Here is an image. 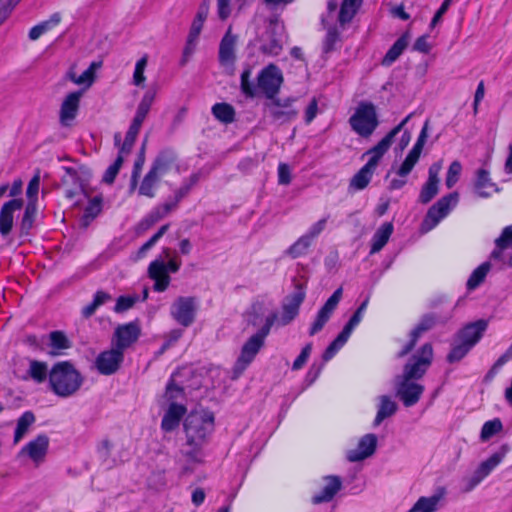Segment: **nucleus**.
<instances>
[{
	"label": "nucleus",
	"instance_id": "obj_1",
	"mask_svg": "<svg viewBox=\"0 0 512 512\" xmlns=\"http://www.w3.org/2000/svg\"><path fill=\"white\" fill-rule=\"evenodd\" d=\"M434 357L431 343L423 344L403 365L402 372L393 379L395 396L405 407L416 405L425 390L419 383L432 365Z\"/></svg>",
	"mask_w": 512,
	"mask_h": 512
},
{
	"label": "nucleus",
	"instance_id": "obj_2",
	"mask_svg": "<svg viewBox=\"0 0 512 512\" xmlns=\"http://www.w3.org/2000/svg\"><path fill=\"white\" fill-rule=\"evenodd\" d=\"M184 432L186 436L185 446L182 451L188 462L202 464L203 447L208 443L210 435L214 431V414L208 410L191 411L184 420Z\"/></svg>",
	"mask_w": 512,
	"mask_h": 512
},
{
	"label": "nucleus",
	"instance_id": "obj_3",
	"mask_svg": "<svg viewBox=\"0 0 512 512\" xmlns=\"http://www.w3.org/2000/svg\"><path fill=\"white\" fill-rule=\"evenodd\" d=\"M83 383V378L69 361L57 362L49 372L51 390L60 397L75 394Z\"/></svg>",
	"mask_w": 512,
	"mask_h": 512
},
{
	"label": "nucleus",
	"instance_id": "obj_4",
	"mask_svg": "<svg viewBox=\"0 0 512 512\" xmlns=\"http://www.w3.org/2000/svg\"><path fill=\"white\" fill-rule=\"evenodd\" d=\"M352 130L363 138L370 137L379 125L376 107L372 102L362 101L349 118Z\"/></svg>",
	"mask_w": 512,
	"mask_h": 512
},
{
	"label": "nucleus",
	"instance_id": "obj_5",
	"mask_svg": "<svg viewBox=\"0 0 512 512\" xmlns=\"http://www.w3.org/2000/svg\"><path fill=\"white\" fill-rule=\"evenodd\" d=\"M266 336L261 334L260 332H256L251 337H249L241 348V352L239 357L237 358L233 370H232V379H238L242 373L246 370V368L253 362L256 355L265 345Z\"/></svg>",
	"mask_w": 512,
	"mask_h": 512
},
{
	"label": "nucleus",
	"instance_id": "obj_6",
	"mask_svg": "<svg viewBox=\"0 0 512 512\" xmlns=\"http://www.w3.org/2000/svg\"><path fill=\"white\" fill-rule=\"evenodd\" d=\"M459 200L458 192L449 193L440 198L427 211L421 224V231L426 233L438 225L445 218L452 207L456 206Z\"/></svg>",
	"mask_w": 512,
	"mask_h": 512
},
{
	"label": "nucleus",
	"instance_id": "obj_7",
	"mask_svg": "<svg viewBox=\"0 0 512 512\" xmlns=\"http://www.w3.org/2000/svg\"><path fill=\"white\" fill-rule=\"evenodd\" d=\"M284 81L283 74L275 64L263 68L257 77V90L264 93L267 100L276 98Z\"/></svg>",
	"mask_w": 512,
	"mask_h": 512
},
{
	"label": "nucleus",
	"instance_id": "obj_8",
	"mask_svg": "<svg viewBox=\"0 0 512 512\" xmlns=\"http://www.w3.org/2000/svg\"><path fill=\"white\" fill-rule=\"evenodd\" d=\"M509 450L510 446L508 444H503L500 446L498 451L493 453L485 461L481 462L473 475L467 480L465 491L469 492L473 490L484 478H486L492 470L502 462Z\"/></svg>",
	"mask_w": 512,
	"mask_h": 512
},
{
	"label": "nucleus",
	"instance_id": "obj_9",
	"mask_svg": "<svg viewBox=\"0 0 512 512\" xmlns=\"http://www.w3.org/2000/svg\"><path fill=\"white\" fill-rule=\"evenodd\" d=\"M284 25L278 16L270 18L264 34V43L260 50L269 55H278L283 49Z\"/></svg>",
	"mask_w": 512,
	"mask_h": 512
},
{
	"label": "nucleus",
	"instance_id": "obj_10",
	"mask_svg": "<svg viewBox=\"0 0 512 512\" xmlns=\"http://www.w3.org/2000/svg\"><path fill=\"white\" fill-rule=\"evenodd\" d=\"M305 287L297 283L295 285V291L287 295L282 303V314L279 319V324L286 326L291 323L296 316L299 314L301 304L305 299Z\"/></svg>",
	"mask_w": 512,
	"mask_h": 512
},
{
	"label": "nucleus",
	"instance_id": "obj_11",
	"mask_svg": "<svg viewBox=\"0 0 512 512\" xmlns=\"http://www.w3.org/2000/svg\"><path fill=\"white\" fill-rule=\"evenodd\" d=\"M342 293V287L336 289L333 292V294L327 299V301L324 303L321 309L318 311L317 316L309 330L310 336H313L320 332L325 326V324L329 321L330 317L332 316L333 312L337 308L342 298Z\"/></svg>",
	"mask_w": 512,
	"mask_h": 512
},
{
	"label": "nucleus",
	"instance_id": "obj_12",
	"mask_svg": "<svg viewBox=\"0 0 512 512\" xmlns=\"http://www.w3.org/2000/svg\"><path fill=\"white\" fill-rule=\"evenodd\" d=\"M123 360V351L115 346L110 350L101 352L96 358L95 364L101 374L111 375L118 371Z\"/></svg>",
	"mask_w": 512,
	"mask_h": 512
},
{
	"label": "nucleus",
	"instance_id": "obj_13",
	"mask_svg": "<svg viewBox=\"0 0 512 512\" xmlns=\"http://www.w3.org/2000/svg\"><path fill=\"white\" fill-rule=\"evenodd\" d=\"M195 300L192 297H179L172 306L173 318L182 326H190L195 319Z\"/></svg>",
	"mask_w": 512,
	"mask_h": 512
},
{
	"label": "nucleus",
	"instance_id": "obj_14",
	"mask_svg": "<svg viewBox=\"0 0 512 512\" xmlns=\"http://www.w3.org/2000/svg\"><path fill=\"white\" fill-rule=\"evenodd\" d=\"M377 447V436L369 433L358 441L357 447L346 452V459L349 462H359L372 456Z\"/></svg>",
	"mask_w": 512,
	"mask_h": 512
},
{
	"label": "nucleus",
	"instance_id": "obj_15",
	"mask_svg": "<svg viewBox=\"0 0 512 512\" xmlns=\"http://www.w3.org/2000/svg\"><path fill=\"white\" fill-rule=\"evenodd\" d=\"M140 334L141 329L137 322L119 325L114 332L115 346L124 351L138 340Z\"/></svg>",
	"mask_w": 512,
	"mask_h": 512
},
{
	"label": "nucleus",
	"instance_id": "obj_16",
	"mask_svg": "<svg viewBox=\"0 0 512 512\" xmlns=\"http://www.w3.org/2000/svg\"><path fill=\"white\" fill-rule=\"evenodd\" d=\"M487 327L488 321L485 319H480L475 322L468 323L460 331H458L456 334V341L463 342L470 347H473L482 338V335L486 331Z\"/></svg>",
	"mask_w": 512,
	"mask_h": 512
},
{
	"label": "nucleus",
	"instance_id": "obj_17",
	"mask_svg": "<svg viewBox=\"0 0 512 512\" xmlns=\"http://www.w3.org/2000/svg\"><path fill=\"white\" fill-rule=\"evenodd\" d=\"M325 486L318 493L314 494L311 502L315 505L330 502L342 488V480L339 476H325Z\"/></svg>",
	"mask_w": 512,
	"mask_h": 512
},
{
	"label": "nucleus",
	"instance_id": "obj_18",
	"mask_svg": "<svg viewBox=\"0 0 512 512\" xmlns=\"http://www.w3.org/2000/svg\"><path fill=\"white\" fill-rule=\"evenodd\" d=\"M22 199H12L5 202L0 211V234L7 236L12 228L14 222V212L23 207Z\"/></svg>",
	"mask_w": 512,
	"mask_h": 512
},
{
	"label": "nucleus",
	"instance_id": "obj_19",
	"mask_svg": "<svg viewBox=\"0 0 512 512\" xmlns=\"http://www.w3.org/2000/svg\"><path fill=\"white\" fill-rule=\"evenodd\" d=\"M82 91H75L68 94L63 100L60 108V122L63 126L70 125L79 110L80 98Z\"/></svg>",
	"mask_w": 512,
	"mask_h": 512
},
{
	"label": "nucleus",
	"instance_id": "obj_20",
	"mask_svg": "<svg viewBox=\"0 0 512 512\" xmlns=\"http://www.w3.org/2000/svg\"><path fill=\"white\" fill-rule=\"evenodd\" d=\"M265 110L269 113L273 121L284 124L295 119L298 111L293 107L281 108L280 99L274 98L264 103Z\"/></svg>",
	"mask_w": 512,
	"mask_h": 512
},
{
	"label": "nucleus",
	"instance_id": "obj_21",
	"mask_svg": "<svg viewBox=\"0 0 512 512\" xmlns=\"http://www.w3.org/2000/svg\"><path fill=\"white\" fill-rule=\"evenodd\" d=\"M237 36L231 33L229 28L219 45V62L222 66H233L236 60L235 46Z\"/></svg>",
	"mask_w": 512,
	"mask_h": 512
},
{
	"label": "nucleus",
	"instance_id": "obj_22",
	"mask_svg": "<svg viewBox=\"0 0 512 512\" xmlns=\"http://www.w3.org/2000/svg\"><path fill=\"white\" fill-rule=\"evenodd\" d=\"M148 274L155 281L154 290L157 292L165 291L170 283V276L167 272V266L163 261L155 260L150 263Z\"/></svg>",
	"mask_w": 512,
	"mask_h": 512
},
{
	"label": "nucleus",
	"instance_id": "obj_23",
	"mask_svg": "<svg viewBox=\"0 0 512 512\" xmlns=\"http://www.w3.org/2000/svg\"><path fill=\"white\" fill-rule=\"evenodd\" d=\"M49 446V438L45 434L38 435L36 439L30 441L23 449L34 462L39 463L45 458Z\"/></svg>",
	"mask_w": 512,
	"mask_h": 512
},
{
	"label": "nucleus",
	"instance_id": "obj_24",
	"mask_svg": "<svg viewBox=\"0 0 512 512\" xmlns=\"http://www.w3.org/2000/svg\"><path fill=\"white\" fill-rule=\"evenodd\" d=\"M186 413V407L184 405L172 402L163 416L161 422V428L165 432H171L175 430Z\"/></svg>",
	"mask_w": 512,
	"mask_h": 512
},
{
	"label": "nucleus",
	"instance_id": "obj_25",
	"mask_svg": "<svg viewBox=\"0 0 512 512\" xmlns=\"http://www.w3.org/2000/svg\"><path fill=\"white\" fill-rule=\"evenodd\" d=\"M175 161L176 155L172 150H162L155 157L150 170L161 177L171 169V167L175 164Z\"/></svg>",
	"mask_w": 512,
	"mask_h": 512
},
{
	"label": "nucleus",
	"instance_id": "obj_26",
	"mask_svg": "<svg viewBox=\"0 0 512 512\" xmlns=\"http://www.w3.org/2000/svg\"><path fill=\"white\" fill-rule=\"evenodd\" d=\"M474 187L477 195L482 198L490 197L492 193L499 191L497 185L491 181L489 172L485 169H479L477 171Z\"/></svg>",
	"mask_w": 512,
	"mask_h": 512
},
{
	"label": "nucleus",
	"instance_id": "obj_27",
	"mask_svg": "<svg viewBox=\"0 0 512 512\" xmlns=\"http://www.w3.org/2000/svg\"><path fill=\"white\" fill-rule=\"evenodd\" d=\"M410 37L411 35L409 30L404 32L387 51L381 61V64L383 66H390L394 63L408 46Z\"/></svg>",
	"mask_w": 512,
	"mask_h": 512
},
{
	"label": "nucleus",
	"instance_id": "obj_28",
	"mask_svg": "<svg viewBox=\"0 0 512 512\" xmlns=\"http://www.w3.org/2000/svg\"><path fill=\"white\" fill-rule=\"evenodd\" d=\"M398 409V405L389 395L379 397V404L373 425L379 426L386 418L393 416Z\"/></svg>",
	"mask_w": 512,
	"mask_h": 512
},
{
	"label": "nucleus",
	"instance_id": "obj_29",
	"mask_svg": "<svg viewBox=\"0 0 512 512\" xmlns=\"http://www.w3.org/2000/svg\"><path fill=\"white\" fill-rule=\"evenodd\" d=\"M392 233L393 224L391 222L382 224L372 237L370 254L379 252L387 244Z\"/></svg>",
	"mask_w": 512,
	"mask_h": 512
},
{
	"label": "nucleus",
	"instance_id": "obj_30",
	"mask_svg": "<svg viewBox=\"0 0 512 512\" xmlns=\"http://www.w3.org/2000/svg\"><path fill=\"white\" fill-rule=\"evenodd\" d=\"M147 142H148V137L146 136L142 142V145L137 154V158L133 165V170L131 173V179H130V185H129L130 193L133 192L138 185V180H139L142 168H143L145 160H146L145 154H146Z\"/></svg>",
	"mask_w": 512,
	"mask_h": 512
},
{
	"label": "nucleus",
	"instance_id": "obj_31",
	"mask_svg": "<svg viewBox=\"0 0 512 512\" xmlns=\"http://www.w3.org/2000/svg\"><path fill=\"white\" fill-rule=\"evenodd\" d=\"M393 139L391 136L386 135L377 145L369 149L366 154L371 155L370 159L366 163L369 167L376 169L380 159L388 151L391 146Z\"/></svg>",
	"mask_w": 512,
	"mask_h": 512
},
{
	"label": "nucleus",
	"instance_id": "obj_32",
	"mask_svg": "<svg viewBox=\"0 0 512 512\" xmlns=\"http://www.w3.org/2000/svg\"><path fill=\"white\" fill-rule=\"evenodd\" d=\"M37 214V204L35 200L28 201L23 217L20 222V236H27L33 228Z\"/></svg>",
	"mask_w": 512,
	"mask_h": 512
},
{
	"label": "nucleus",
	"instance_id": "obj_33",
	"mask_svg": "<svg viewBox=\"0 0 512 512\" xmlns=\"http://www.w3.org/2000/svg\"><path fill=\"white\" fill-rule=\"evenodd\" d=\"M49 345L52 350L49 355L56 356L60 351L71 348V342L63 331L55 330L49 333Z\"/></svg>",
	"mask_w": 512,
	"mask_h": 512
},
{
	"label": "nucleus",
	"instance_id": "obj_34",
	"mask_svg": "<svg viewBox=\"0 0 512 512\" xmlns=\"http://www.w3.org/2000/svg\"><path fill=\"white\" fill-rule=\"evenodd\" d=\"M450 318L451 316H448L445 319L441 320L436 314H425L421 317L419 323L415 326L413 330H411V332L418 338H420V336L423 333L431 330L437 323H446Z\"/></svg>",
	"mask_w": 512,
	"mask_h": 512
},
{
	"label": "nucleus",
	"instance_id": "obj_35",
	"mask_svg": "<svg viewBox=\"0 0 512 512\" xmlns=\"http://www.w3.org/2000/svg\"><path fill=\"white\" fill-rule=\"evenodd\" d=\"M492 268V264L490 261L483 262L480 266H478L470 275L467 280L466 286L468 290H474L479 285H481L487 274Z\"/></svg>",
	"mask_w": 512,
	"mask_h": 512
},
{
	"label": "nucleus",
	"instance_id": "obj_36",
	"mask_svg": "<svg viewBox=\"0 0 512 512\" xmlns=\"http://www.w3.org/2000/svg\"><path fill=\"white\" fill-rule=\"evenodd\" d=\"M442 498V494H434L430 497H420L408 512H435Z\"/></svg>",
	"mask_w": 512,
	"mask_h": 512
},
{
	"label": "nucleus",
	"instance_id": "obj_37",
	"mask_svg": "<svg viewBox=\"0 0 512 512\" xmlns=\"http://www.w3.org/2000/svg\"><path fill=\"white\" fill-rule=\"evenodd\" d=\"M361 2L362 0H343L337 18L341 26H345L353 19Z\"/></svg>",
	"mask_w": 512,
	"mask_h": 512
},
{
	"label": "nucleus",
	"instance_id": "obj_38",
	"mask_svg": "<svg viewBox=\"0 0 512 512\" xmlns=\"http://www.w3.org/2000/svg\"><path fill=\"white\" fill-rule=\"evenodd\" d=\"M36 421V417L32 411L24 412L17 420V425L14 433V443H18L28 432L30 426Z\"/></svg>",
	"mask_w": 512,
	"mask_h": 512
},
{
	"label": "nucleus",
	"instance_id": "obj_39",
	"mask_svg": "<svg viewBox=\"0 0 512 512\" xmlns=\"http://www.w3.org/2000/svg\"><path fill=\"white\" fill-rule=\"evenodd\" d=\"M160 178L157 174L152 172L150 169L147 172V174L144 176L139 189L138 193L141 196H146L148 198L155 197V188L160 182Z\"/></svg>",
	"mask_w": 512,
	"mask_h": 512
},
{
	"label": "nucleus",
	"instance_id": "obj_40",
	"mask_svg": "<svg viewBox=\"0 0 512 512\" xmlns=\"http://www.w3.org/2000/svg\"><path fill=\"white\" fill-rule=\"evenodd\" d=\"M374 170L375 169L365 164L350 180V188L355 190L366 188L372 178Z\"/></svg>",
	"mask_w": 512,
	"mask_h": 512
},
{
	"label": "nucleus",
	"instance_id": "obj_41",
	"mask_svg": "<svg viewBox=\"0 0 512 512\" xmlns=\"http://www.w3.org/2000/svg\"><path fill=\"white\" fill-rule=\"evenodd\" d=\"M212 114L222 123L229 124L235 120V110L228 103H216L212 107Z\"/></svg>",
	"mask_w": 512,
	"mask_h": 512
},
{
	"label": "nucleus",
	"instance_id": "obj_42",
	"mask_svg": "<svg viewBox=\"0 0 512 512\" xmlns=\"http://www.w3.org/2000/svg\"><path fill=\"white\" fill-rule=\"evenodd\" d=\"M27 373L37 383H43L49 377L47 363L34 359L29 361Z\"/></svg>",
	"mask_w": 512,
	"mask_h": 512
},
{
	"label": "nucleus",
	"instance_id": "obj_43",
	"mask_svg": "<svg viewBox=\"0 0 512 512\" xmlns=\"http://www.w3.org/2000/svg\"><path fill=\"white\" fill-rule=\"evenodd\" d=\"M102 211V197L96 196L89 201L84 210L81 222L84 227H87L92 220H94Z\"/></svg>",
	"mask_w": 512,
	"mask_h": 512
},
{
	"label": "nucleus",
	"instance_id": "obj_44",
	"mask_svg": "<svg viewBox=\"0 0 512 512\" xmlns=\"http://www.w3.org/2000/svg\"><path fill=\"white\" fill-rule=\"evenodd\" d=\"M111 299V295L104 291H97L93 301L82 309V316L86 319L90 318L98 307Z\"/></svg>",
	"mask_w": 512,
	"mask_h": 512
},
{
	"label": "nucleus",
	"instance_id": "obj_45",
	"mask_svg": "<svg viewBox=\"0 0 512 512\" xmlns=\"http://www.w3.org/2000/svg\"><path fill=\"white\" fill-rule=\"evenodd\" d=\"M428 130H429V120H426L422 129H421V132L418 136V139L415 143V145L413 146V148L411 149V151L408 153L407 157L410 158V159H413L415 160L416 162H418L419 158H420V155H421V152L423 150V147L426 143V140L428 138Z\"/></svg>",
	"mask_w": 512,
	"mask_h": 512
},
{
	"label": "nucleus",
	"instance_id": "obj_46",
	"mask_svg": "<svg viewBox=\"0 0 512 512\" xmlns=\"http://www.w3.org/2000/svg\"><path fill=\"white\" fill-rule=\"evenodd\" d=\"M325 27H327V34L323 40V52L328 54L336 49V44L340 42L341 38L336 26L328 24Z\"/></svg>",
	"mask_w": 512,
	"mask_h": 512
},
{
	"label": "nucleus",
	"instance_id": "obj_47",
	"mask_svg": "<svg viewBox=\"0 0 512 512\" xmlns=\"http://www.w3.org/2000/svg\"><path fill=\"white\" fill-rule=\"evenodd\" d=\"M503 430V424L499 418L487 421L483 424L480 439L485 442Z\"/></svg>",
	"mask_w": 512,
	"mask_h": 512
},
{
	"label": "nucleus",
	"instance_id": "obj_48",
	"mask_svg": "<svg viewBox=\"0 0 512 512\" xmlns=\"http://www.w3.org/2000/svg\"><path fill=\"white\" fill-rule=\"evenodd\" d=\"M349 337L340 332L338 336L328 345L325 349L322 359L324 362L331 360L335 354L344 346L348 341Z\"/></svg>",
	"mask_w": 512,
	"mask_h": 512
},
{
	"label": "nucleus",
	"instance_id": "obj_49",
	"mask_svg": "<svg viewBox=\"0 0 512 512\" xmlns=\"http://www.w3.org/2000/svg\"><path fill=\"white\" fill-rule=\"evenodd\" d=\"M252 74V70L250 67H247L241 73V81L240 88L242 93L249 98H253L257 95V85L255 86L251 81L250 77Z\"/></svg>",
	"mask_w": 512,
	"mask_h": 512
},
{
	"label": "nucleus",
	"instance_id": "obj_50",
	"mask_svg": "<svg viewBox=\"0 0 512 512\" xmlns=\"http://www.w3.org/2000/svg\"><path fill=\"white\" fill-rule=\"evenodd\" d=\"M438 191L439 182L427 180L420 191L419 202L422 204L429 203L438 194Z\"/></svg>",
	"mask_w": 512,
	"mask_h": 512
},
{
	"label": "nucleus",
	"instance_id": "obj_51",
	"mask_svg": "<svg viewBox=\"0 0 512 512\" xmlns=\"http://www.w3.org/2000/svg\"><path fill=\"white\" fill-rule=\"evenodd\" d=\"M471 349L472 347L469 345L457 341V343L452 346L446 359L449 363L458 362L463 359Z\"/></svg>",
	"mask_w": 512,
	"mask_h": 512
},
{
	"label": "nucleus",
	"instance_id": "obj_52",
	"mask_svg": "<svg viewBox=\"0 0 512 512\" xmlns=\"http://www.w3.org/2000/svg\"><path fill=\"white\" fill-rule=\"evenodd\" d=\"M155 94L152 92H146L144 96L142 97L136 111L135 118H138L140 120H145L147 114L149 113V110L151 108V105L154 101Z\"/></svg>",
	"mask_w": 512,
	"mask_h": 512
},
{
	"label": "nucleus",
	"instance_id": "obj_53",
	"mask_svg": "<svg viewBox=\"0 0 512 512\" xmlns=\"http://www.w3.org/2000/svg\"><path fill=\"white\" fill-rule=\"evenodd\" d=\"M313 238L309 236L308 234L300 237L297 242H295L290 248H289V254L296 258L300 255H302L308 247L311 245Z\"/></svg>",
	"mask_w": 512,
	"mask_h": 512
},
{
	"label": "nucleus",
	"instance_id": "obj_54",
	"mask_svg": "<svg viewBox=\"0 0 512 512\" xmlns=\"http://www.w3.org/2000/svg\"><path fill=\"white\" fill-rule=\"evenodd\" d=\"M124 163V157L118 155L114 163L110 165L104 173L102 181L106 184H113L120 168Z\"/></svg>",
	"mask_w": 512,
	"mask_h": 512
},
{
	"label": "nucleus",
	"instance_id": "obj_55",
	"mask_svg": "<svg viewBox=\"0 0 512 512\" xmlns=\"http://www.w3.org/2000/svg\"><path fill=\"white\" fill-rule=\"evenodd\" d=\"M461 170H462V166H461L460 162L453 161L450 164L448 172H447L446 180H445V184L448 188H452L456 184V182L459 179Z\"/></svg>",
	"mask_w": 512,
	"mask_h": 512
},
{
	"label": "nucleus",
	"instance_id": "obj_56",
	"mask_svg": "<svg viewBox=\"0 0 512 512\" xmlns=\"http://www.w3.org/2000/svg\"><path fill=\"white\" fill-rule=\"evenodd\" d=\"M495 246L500 248H512V225L506 226L500 236L494 241Z\"/></svg>",
	"mask_w": 512,
	"mask_h": 512
},
{
	"label": "nucleus",
	"instance_id": "obj_57",
	"mask_svg": "<svg viewBox=\"0 0 512 512\" xmlns=\"http://www.w3.org/2000/svg\"><path fill=\"white\" fill-rule=\"evenodd\" d=\"M147 61H148L147 56H143L136 63L135 71H134V75H133V82L137 86L142 85L145 81L144 70L147 66Z\"/></svg>",
	"mask_w": 512,
	"mask_h": 512
},
{
	"label": "nucleus",
	"instance_id": "obj_58",
	"mask_svg": "<svg viewBox=\"0 0 512 512\" xmlns=\"http://www.w3.org/2000/svg\"><path fill=\"white\" fill-rule=\"evenodd\" d=\"M184 395V389L177 385L173 379L167 384L165 397L167 400L174 402V400L182 397Z\"/></svg>",
	"mask_w": 512,
	"mask_h": 512
},
{
	"label": "nucleus",
	"instance_id": "obj_59",
	"mask_svg": "<svg viewBox=\"0 0 512 512\" xmlns=\"http://www.w3.org/2000/svg\"><path fill=\"white\" fill-rule=\"evenodd\" d=\"M138 298L136 296H120L117 299L116 305L114 307V311L117 313H122L132 308L134 304L137 302Z\"/></svg>",
	"mask_w": 512,
	"mask_h": 512
},
{
	"label": "nucleus",
	"instance_id": "obj_60",
	"mask_svg": "<svg viewBox=\"0 0 512 512\" xmlns=\"http://www.w3.org/2000/svg\"><path fill=\"white\" fill-rule=\"evenodd\" d=\"M311 350H312V344L311 343H308V344H306L303 347L301 353L299 354V356L293 362V365H292V369L293 370H299V369H301L305 365L307 359L310 356Z\"/></svg>",
	"mask_w": 512,
	"mask_h": 512
},
{
	"label": "nucleus",
	"instance_id": "obj_61",
	"mask_svg": "<svg viewBox=\"0 0 512 512\" xmlns=\"http://www.w3.org/2000/svg\"><path fill=\"white\" fill-rule=\"evenodd\" d=\"M419 338L412 332L409 334V341L397 352L396 358L402 359L412 352L415 348Z\"/></svg>",
	"mask_w": 512,
	"mask_h": 512
},
{
	"label": "nucleus",
	"instance_id": "obj_62",
	"mask_svg": "<svg viewBox=\"0 0 512 512\" xmlns=\"http://www.w3.org/2000/svg\"><path fill=\"white\" fill-rule=\"evenodd\" d=\"M39 184H40V175L39 172L34 175V177L30 180L26 194L27 197L30 200H35L37 202V194L39 191Z\"/></svg>",
	"mask_w": 512,
	"mask_h": 512
},
{
	"label": "nucleus",
	"instance_id": "obj_63",
	"mask_svg": "<svg viewBox=\"0 0 512 512\" xmlns=\"http://www.w3.org/2000/svg\"><path fill=\"white\" fill-rule=\"evenodd\" d=\"M263 305L260 302L253 303L250 307V310L247 312V322L252 326L257 325V319L260 316Z\"/></svg>",
	"mask_w": 512,
	"mask_h": 512
},
{
	"label": "nucleus",
	"instance_id": "obj_64",
	"mask_svg": "<svg viewBox=\"0 0 512 512\" xmlns=\"http://www.w3.org/2000/svg\"><path fill=\"white\" fill-rule=\"evenodd\" d=\"M362 316V314L355 311L354 314L349 319V321L345 324L341 332L345 334L347 337H350L354 328L361 322Z\"/></svg>",
	"mask_w": 512,
	"mask_h": 512
}]
</instances>
